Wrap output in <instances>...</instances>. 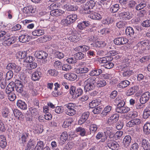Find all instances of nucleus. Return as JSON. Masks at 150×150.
<instances>
[{"instance_id": "nucleus-1", "label": "nucleus", "mask_w": 150, "mask_h": 150, "mask_svg": "<svg viewBox=\"0 0 150 150\" xmlns=\"http://www.w3.org/2000/svg\"><path fill=\"white\" fill-rule=\"evenodd\" d=\"M96 78L95 77H90L85 81L84 87L86 91H89L93 90L95 87V83L96 82Z\"/></svg>"}, {"instance_id": "nucleus-2", "label": "nucleus", "mask_w": 150, "mask_h": 150, "mask_svg": "<svg viewBox=\"0 0 150 150\" xmlns=\"http://www.w3.org/2000/svg\"><path fill=\"white\" fill-rule=\"evenodd\" d=\"M64 106L67 108L65 111V112L67 115L69 116H72L76 113V106L75 104L69 103L65 104Z\"/></svg>"}, {"instance_id": "nucleus-3", "label": "nucleus", "mask_w": 150, "mask_h": 150, "mask_svg": "<svg viewBox=\"0 0 150 150\" xmlns=\"http://www.w3.org/2000/svg\"><path fill=\"white\" fill-rule=\"evenodd\" d=\"M69 93L73 97L78 98L82 94L83 91L81 88H76L75 87L72 86L70 87Z\"/></svg>"}, {"instance_id": "nucleus-4", "label": "nucleus", "mask_w": 150, "mask_h": 150, "mask_svg": "<svg viewBox=\"0 0 150 150\" xmlns=\"http://www.w3.org/2000/svg\"><path fill=\"white\" fill-rule=\"evenodd\" d=\"M22 10L23 14L26 17L32 16L35 11L33 7L30 5L24 7Z\"/></svg>"}, {"instance_id": "nucleus-5", "label": "nucleus", "mask_w": 150, "mask_h": 150, "mask_svg": "<svg viewBox=\"0 0 150 150\" xmlns=\"http://www.w3.org/2000/svg\"><path fill=\"white\" fill-rule=\"evenodd\" d=\"M95 4V2L93 0H90L87 1L85 4L84 10L85 11H89L85 12V13L87 14L90 13V9H93Z\"/></svg>"}, {"instance_id": "nucleus-6", "label": "nucleus", "mask_w": 150, "mask_h": 150, "mask_svg": "<svg viewBox=\"0 0 150 150\" xmlns=\"http://www.w3.org/2000/svg\"><path fill=\"white\" fill-rule=\"evenodd\" d=\"M89 71L88 68L86 67H80L75 69V72L77 74H84L82 76L84 79L87 78L88 76V74L86 73Z\"/></svg>"}, {"instance_id": "nucleus-7", "label": "nucleus", "mask_w": 150, "mask_h": 150, "mask_svg": "<svg viewBox=\"0 0 150 150\" xmlns=\"http://www.w3.org/2000/svg\"><path fill=\"white\" fill-rule=\"evenodd\" d=\"M107 146L109 149L112 150H117L120 147L118 143L116 141L112 140L108 141Z\"/></svg>"}, {"instance_id": "nucleus-8", "label": "nucleus", "mask_w": 150, "mask_h": 150, "mask_svg": "<svg viewBox=\"0 0 150 150\" xmlns=\"http://www.w3.org/2000/svg\"><path fill=\"white\" fill-rule=\"evenodd\" d=\"M133 15L132 13L129 11H123L120 14V16L122 19L129 20L132 18Z\"/></svg>"}, {"instance_id": "nucleus-9", "label": "nucleus", "mask_w": 150, "mask_h": 150, "mask_svg": "<svg viewBox=\"0 0 150 150\" xmlns=\"http://www.w3.org/2000/svg\"><path fill=\"white\" fill-rule=\"evenodd\" d=\"M150 98V93L147 91L143 93L140 98V102L142 104L146 103Z\"/></svg>"}, {"instance_id": "nucleus-10", "label": "nucleus", "mask_w": 150, "mask_h": 150, "mask_svg": "<svg viewBox=\"0 0 150 150\" xmlns=\"http://www.w3.org/2000/svg\"><path fill=\"white\" fill-rule=\"evenodd\" d=\"M126 34L127 36H129L131 37L132 38L130 39H134L133 40L136 41L138 40V38L135 37H133L134 34V31L133 29L131 27H127L125 30ZM134 41H133L132 42H133Z\"/></svg>"}, {"instance_id": "nucleus-11", "label": "nucleus", "mask_w": 150, "mask_h": 150, "mask_svg": "<svg viewBox=\"0 0 150 150\" xmlns=\"http://www.w3.org/2000/svg\"><path fill=\"white\" fill-rule=\"evenodd\" d=\"M89 115V113L88 112H86L83 113L78 121V124L81 125L84 123L87 120Z\"/></svg>"}, {"instance_id": "nucleus-12", "label": "nucleus", "mask_w": 150, "mask_h": 150, "mask_svg": "<svg viewBox=\"0 0 150 150\" xmlns=\"http://www.w3.org/2000/svg\"><path fill=\"white\" fill-rule=\"evenodd\" d=\"M105 136L107 137L108 136L109 138H112L113 136L115 133L113 128L111 126L107 127L104 132Z\"/></svg>"}, {"instance_id": "nucleus-13", "label": "nucleus", "mask_w": 150, "mask_h": 150, "mask_svg": "<svg viewBox=\"0 0 150 150\" xmlns=\"http://www.w3.org/2000/svg\"><path fill=\"white\" fill-rule=\"evenodd\" d=\"M41 76V73L39 71L35 70L32 74L31 79L34 81H38Z\"/></svg>"}, {"instance_id": "nucleus-14", "label": "nucleus", "mask_w": 150, "mask_h": 150, "mask_svg": "<svg viewBox=\"0 0 150 150\" xmlns=\"http://www.w3.org/2000/svg\"><path fill=\"white\" fill-rule=\"evenodd\" d=\"M119 115L117 114H115L112 115L108 119L107 122L110 124L115 123L118 120Z\"/></svg>"}, {"instance_id": "nucleus-15", "label": "nucleus", "mask_w": 150, "mask_h": 150, "mask_svg": "<svg viewBox=\"0 0 150 150\" xmlns=\"http://www.w3.org/2000/svg\"><path fill=\"white\" fill-rule=\"evenodd\" d=\"M141 123L140 119H135L131 120L126 124V125L127 127H132L135 125H139Z\"/></svg>"}, {"instance_id": "nucleus-16", "label": "nucleus", "mask_w": 150, "mask_h": 150, "mask_svg": "<svg viewBox=\"0 0 150 150\" xmlns=\"http://www.w3.org/2000/svg\"><path fill=\"white\" fill-rule=\"evenodd\" d=\"M68 139V134L66 132H64L60 135L59 144L62 145L64 144Z\"/></svg>"}, {"instance_id": "nucleus-17", "label": "nucleus", "mask_w": 150, "mask_h": 150, "mask_svg": "<svg viewBox=\"0 0 150 150\" xmlns=\"http://www.w3.org/2000/svg\"><path fill=\"white\" fill-rule=\"evenodd\" d=\"M15 84L13 82H10L7 85L6 90V92L7 94H9L12 92L13 91H15Z\"/></svg>"}, {"instance_id": "nucleus-18", "label": "nucleus", "mask_w": 150, "mask_h": 150, "mask_svg": "<svg viewBox=\"0 0 150 150\" xmlns=\"http://www.w3.org/2000/svg\"><path fill=\"white\" fill-rule=\"evenodd\" d=\"M36 54L37 57L40 59H45L48 56L47 53L43 51L37 52Z\"/></svg>"}, {"instance_id": "nucleus-19", "label": "nucleus", "mask_w": 150, "mask_h": 150, "mask_svg": "<svg viewBox=\"0 0 150 150\" xmlns=\"http://www.w3.org/2000/svg\"><path fill=\"white\" fill-rule=\"evenodd\" d=\"M90 22L88 21H83L79 23L77 25L78 28L82 30L84 29L86 27L89 26L90 25Z\"/></svg>"}, {"instance_id": "nucleus-20", "label": "nucleus", "mask_w": 150, "mask_h": 150, "mask_svg": "<svg viewBox=\"0 0 150 150\" xmlns=\"http://www.w3.org/2000/svg\"><path fill=\"white\" fill-rule=\"evenodd\" d=\"M64 76L66 79L70 81H74L77 78V76L76 74L71 73L64 74Z\"/></svg>"}, {"instance_id": "nucleus-21", "label": "nucleus", "mask_w": 150, "mask_h": 150, "mask_svg": "<svg viewBox=\"0 0 150 150\" xmlns=\"http://www.w3.org/2000/svg\"><path fill=\"white\" fill-rule=\"evenodd\" d=\"M64 13V12L63 11L57 9L55 10L51 11L50 14L52 16H58L62 15Z\"/></svg>"}, {"instance_id": "nucleus-22", "label": "nucleus", "mask_w": 150, "mask_h": 150, "mask_svg": "<svg viewBox=\"0 0 150 150\" xmlns=\"http://www.w3.org/2000/svg\"><path fill=\"white\" fill-rule=\"evenodd\" d=\"M131 138L129 135H127L125 137L123 141V144L124 146L127 148L131 142Z\"/></svg>"}, {"instance_id": "nucleus-23", "label": "nucleus", "mask_w": 150, "mask_h": 150, "mask_svg": "<svg viewBox=\"0 0 150 150\" xmlns=\"http://www.w3.org/2000/svg\"><path fill=\"white\" fill-rule=\"evenodd\" d=\"M64 8L67 11H75L77 10L78 7L77 6L72 5L70 4H67L64 6Z\"/></svg>"}, {"instance_id": "nucleus-24", "label": "nucleus", "mask_w": 150, "mask_h": 150, "mask_svg": "<svg viewBox=\"0 0 150 150\" xmlns=\"http://www.w3.org/2000/svg\"><path fill=\"white\" fill-rule=\"evenodd\" d=\"M130 110L129 108L124 105L122 107H119L118 108H116V111L118 112L121 113H127Z\"/></svg>"}, {"instance_id": "nucleus-25", "label": "nucleus", "mask_w": 150, "mask_h": 150, "mask_svg": "<svg viewBox=\"0 0 150 150\" xmlns=\"http://www.w3.org/2000/svg\"><path fill=\"white\" fill-rule=\"evenodd\" d=\"M67 20H68V23H71L74 22L77 18V15L73 14L68 16L67 17Z\"/></svg>"}, {"instance_id": "nucleus-26", "label": "nucleus", "mask_w": 150, "mask_h": 150, "mask_svg": "<svg viewBox=\"0 0 150 150\" xmlns=\"http://www.w3.org/2000/svg\"><path fill=\"white\" fill-rule=\"evenodd\" d=\"M31 39V37L27 35H22L19 36V41L23 43L28 42Z\"/></svg>"}, {"instance_id": "nucleus-27", "label": "nucleus", "mask_w": 150, "mask_h": 150, "mask_svg": "<svg viewBox=\"0 0 150 150\" xmlns=\"http://www.w3.org/2000/svg\"><path fill=\"white\" fill-rule=\"evenodd\" d=\"M18 67H17L16 64L14 63H10L7 66V69L8 70H14V71L16 73H19V70L18 69Z\"/></svg>"}, {"instance_id": "nucleus-28", "label": "nucleus", "mask_w": 150, "mask_h": 150, "mask_svg": "<svg viewBox=\"0 0 150 150\" xmlns=\"http://www.w3.org/2000/svg\"><path fill=\"white\" fill-rule=\"evenodd\" d=\"M123 71L122 75L123 77L128 78L133 74V72L130 69H127L126 70L122 71Z\"/></svg>"}, {"instance_id": "nucleus-29", "label": "nucleus", "mask_w": 150, "mask_h": 150, "mask_svg": "<svg viewBox=\"0 0 150 150\" xmlns=\"http://www.w3.org/2000/svg\"><path fill=\"white\" fill-rule=\"evenodd\" d=\"M101 101L99 99H96L92 100L89 103V107L92 108H94L99 105Z\"/></svg>"}, {"instance_id": "nucleus-30", "label": "nucleus", "mask_w": 150, "mask_h": 150, "mask_svg": "<svg viewBox=\"0 0 150 150\" xmlns=\"http://www.w3.org/2000/svg\"><path fill=\"white\" fill-rule=\"evenodd\" d=\"M116 103H117L116 108L122 107L125 105V103L124 99L122 98H120V97L117 98L115 100Z\"/></svg>"}, {"instance_id": "nucleus-31", "label": "nucleus", "mask_w": 150, "mask_h": 150, "mask_svg": "<svg viewBox=\"0 0 150 150\" xmlns=\"http://www.w3.org/2000/svg\"><path fill=\"white\" fill-rule=\"evenodd\" d=\"M130 82L127 80L121 81L117 85V87L121 88H124L128 86L130 84Z\"/></svg>"}, {"instance_id": "nucleus-32", "label": "nucleus", "mask_w": 150, "mask_h": 150, "mask_svg": "<svg viewBox=\"0 0 150 150\" xmlns=\"http://www.w3.org/2000/svg\"><path fill=\"white\" fill-rule=\"evenodd\" d=\"M35 143L34 141L30 139L28 142L27 146V150H35Z\"/></svg>"}, {"instance_id": "nucleus-33", "label": "nucleus", "mask_w": 150, "mask_h": 150, "mask_svg": "<svg viewBox=\"0 0 150 150\" xmlns=\"http://www.w3.org/2000/svg\"><path fill=\"white\" fill-rule=\"evenodd\" d=\"M142 145L144 150H150V144L147 140L143 139L142 141Z\"/></svg>"}, {"instance_id": "nucleus-34", "label": "nucleus", "mask_w": 150, "mask_h": 150, "mask_svg": "<svg viewBox=\"0 0 150 150\" xmlns=\"http://www.w3.org/2000/svg\"><path fill=\"white\" fill-rule=\"evenodd\" d=\"M7 145V142L5 137L3 135L0 136V146L5 148Z\"/></svg>"}, {"instance_id": "nucleus-35", "label": "nucleus", "mask_w": 150, "mask_h": 150, "mask_svg": "<svg viewBox=\"0 0 150 150\" xmlns=\"http://www.w3.org/2000/svg\"><path fill=\"white\" fill-rule=\"evenodd\" d=\"M138 90V88L137 86H134L130 88L127 91V94L128 96H130L134 94Z\"/></svg>"}, {"instance_id": "nucleus-36", "label": "nucleus", "mask_w": 150, "mask_h": 150, "mask_svg": "<svg viewBox=\"0 0 150 150\" xmlns=\"http://www.w3.org/2000/svg\"><path fill=\"white\" fill-rule=\"evenodd\" d=\"M112 58L110 57H105L100 58L98 60L99 62L100 63H107L108 62L111 61Z\"/></svg>"}, {"instance_id": "nucleus-37", "label": "nucleus", "mask_w": 150, "mask_h": 150, "mask_svg": "<svg viewBox=\"0 0 150 150\" xmlns=\"http://www.w3.org/2000/svg\"><path fill=\"white\" fill-rule=\"evenodd\" d=\"M45 145V144L43 141L39 140L37 142L35 150H42L44 148Z\"/></svg>"}, {"instance_id": "nucleus-38", "label": "nucleus", "mask_w": 150, "mask_h": 150, "mask_svg": "<svg viewBox=\"0 0 150 150\" xmlns=\"http://www.w3.org/2000/svg\"><path fill=\"white\" fill-rule=\"evenodd\" d=\"M90 18L93 19L99 20L101 19V15L97 12H93L90 15Z\"/></svg>"}, {"instance_id": "nucleus-39", "label": "nucleus", "mask_w": 150, "mask_h": 150, "mask_svg": "<svg viewBox=\"0 0 150 150\" xmlns=\"http://www.w3.org/2000/svg\"><path fill=\"white\" fill-rule=\"evenodd\" d=\"M112 108V106H111L107 105L106 106L101 113L102 116H105L108 114L111 110Z\"/></svg>"}, {"instance_id": "nucleus-40", "label": "nucleus", "mask_w": 150, "mask_h": 150, "mask_svg": "<svg viewBox=\"0 0 150 150\" xmlns=\"http://www.w3.org/2000/svg\"><path fill=\"white\" fill-rule=\"evenodd\" d=\"M44 34V31L43 30L39 29L35 30L32 33L33 35L38 36L42 35Z\"/></svg>"}, {"instance_id": "nucleus-41", "label": "nucleus", "mask_w": 150, "mask_h": 150, "mask_svg": "<svg viewBox=\"0 0 150 150\" xmlns=\"http://www.w3.org/2000/svg\"><path fill=\"white\" fill-rule=\"evenodd\" d=\"M76 132L77 133H79V134L81 136H84L86 135V130L84 128L82 127H79L76 128Z\"/></svg>"}, {"instance_id": "nucleus-42", "label": "nucleus", "mask_w": 150, "mask_h": 150, "mask_svg": "<svg viewBox=\"0 0 150 150\" xmlns=\"http://www.w3.org/2000/svg\"><path fill=\"white\" fill-rule=\"evenodd\" d=\"M143 131L145 134H148L150 133V123L146 122L143 127Z\"/></svg>"}, {"instance_id": "nucleus-43", "label": "nucleus", "mask_w": 150, "mask_h": 150, "mask_svg": "<svg viewBox=\"0 0 150 150\" xmlns=\"http://www.w3.org/2000/svg\"><path fill=\"white\" fill-rule=\"evenodd\" d=\"M65 93L62 89H60V91H54L52 92V94L53 96L57 97L61 95H64Z\"/></svg>"}, {"instance_id": "nucleus-44", "label": "nucleus", "mask_w": 150, "mask_h": 150, "mask_svg": "<svg viewBox=\"0 0 150 150\" xmlns=\"http://www.w3.org/2000/svg\"><path fill=\"white\" fill-rule=\"evenodd\" d=\"M150 116V107L146 108L144 111L143 117L146 119Z\"/></svg>"}, {"instance_id": "nucleus-45", "label": "nucleus", "mask_w": 150, "mask_h": 150, "mask_svg": "<svg viewBox=\"0 0 150 150\" xmlns=\"http://www.w3.org/2000/svg\"><path fill=\"white\" fill-rule=\"evenodd\" d=\"M54 56L56 58L60 59L64 57V54L62 52L56 50Z\"/></svg>"}, {"instance_id": "nucleus-46", "label": "nucleus", "mask_w": 150, "mask_h": 150, "mask_svg": "<svg viewBox=\"0 0 150 150\" xmlns=\"http://www.w3.org/2000/svg\"><path fill=\"white\" fill-rule=\"evenodd\" d=\"M119 9V5L118 4H116L111 6L110 11L112 13H115L117 12Z\"/></svg>"}, {"instance_id": "nucleus-47", "label": "nucleus", "mask_w": 150, "mask_h": 150, "mask_svg": "<svg viewBox=\"0 0 150 150\" xmlns=\"http://www.w3.org/2000/svg\"><path fill=\"white\" fill-rule=\"evenodd\" d=\"M62 65V63L59 61H55L54 63V66L55 68L58 70H61Z\"/></svg>"}, {"instance_id": "nucleus-48", "label": "nucleus", "mask_w": 150, "mask_h": 150, "mask_svg": "<svg viewBox=\"0 0 150 150\" xmlns=\"http://www.w3.org/2000/svg\"><path fill=\"white\" fill-rule=\"evenodd\" d=\"M146 5V2L143 1L136 6V9L137 10H139L145 7Z\"/></svg>"}, {"instance_id": "nucleus-49", "label": "nucleus", "mask_w": 150, "mask_h": 150, "mask_svg": "<svg viewBox=\"0 0 150 150\" xmlns=\"http://www.w3.org/2000/svg\"><path fill=\"white\" fill-rule=\"evenodd\" d=\"M37 66V64L36 63L33 62L28 64L27 68L28 70H32L35 68Z\"/></svg>"}, {"instance_id": "nucleus-50", "label": "nucleus", "mask_w": 150, "mask_h": 150, "mask_svg": "<svg viewBox=\"0 0 150 150\" xmlns=\"http://www.w3.org/2000/svg\"><path fill=\"white\" fill-rule=\"evenodd\" d=\"M2 116L4 118L7 117L9 114L8 109L7 108H4L1 111Z\"/></svg>"}, {"instance_id": "nucleus-51", "label": "nucleus", "mask_w": 150, "mask_h": 150, "mask_svg": "<svg viewBox=\"0 0 150 150\" xmlns=\"http://www.w3.org/2000/svg\"><path fill=\"white\" fill-rule=\"evenodd\" d=\"M16 40V38L14 37H11L8 38L6 40H5L6 43L8 45H10L14 43Z\"/></svg>"}, {"instance_id": "nucleus-52", "label": "nucleus", "mask_w": 150, "mask_h": 150, "mask_svg": "<svg viewBox=\"0 0 150 150\" xmlns=\"http://www.w3.org/2000/svg\"><path fill=\"white\" fill-rule=\"evenodd\" d=\"M35 60V58L34 57L29 56L28 57H27L26 59L25 60H23V61H20L21 62H29L31 63L33 62ZM20 61V60H19Z\"/></svg>"}, {"instance_id": "nucleus-53", "label": "nucleus", "mask_w": 150, "mask_h": 150, "mask_svg": "<svg viewBox=\"0 0 150 150\" xmlns=\"http://www.w3.org/2000/svg\"><path fill=\"white\" fill-rule=\"evenodd\" d=\"M106 84L105 81L101 80L98 81L97 82V86L98 87H101L105 86Z\"/></svg>"}, {"instance_id": "nucleus-54", "label": "nucleus", "mask_w": 150, "mask_h": 150, "mask_svg": "<svg viewBox=\"0 0 150 150\" xmlns=\"http://www.w3.org/2000/svg\"><path fill=\"white\" fill-rule=\"evenodd\" d=\"M103 137V133L101 132H99L96 135V137L97 139H100L101 138L100 141L101 142H104L107 139L106 137L103 138L102 137Z\"/></svg>"}, {"instance_id": "nucleus-55", "label": "nucleus", "mask_w": 150, "mask_h": 150, "mask_svg": "<svg viewBox=\"0 0 150 150\" xmlns=\"http://www.w3.org/2000/svg\"><path fill=\"white\" fill-rule=\"evenodd\" d=\"M82 52H79L76 54V58L79 59H82L84 58L86 56V54L82 53Z\"/></svg>"}, {"instance_id": "nucleus-56", "label": "nucleus", "mask_w": 150, "mask_h": 150, "mask_svg": "<svg viewBox=\"0 0 150 150\" xmlns=\"http://www.w3.org/2000/svg\"><path fill=\"white\" fill-rule=\"evenodd\" d=\"M138 116L137 112L135 110L130 111L128 113V116L131 118H134Z\"/></svg>"}, {"instance_id": "nucleus-57", "label": "nucleus", "mask_w": 150, "mask_h": 150, "mask_svg": "<svg viewBox=\"0 0 150 150\" xmlns=\"http://www.w3.org/2000/svg\"><path fill=\"white\" fill-rule=\"evenodd\" d=\"M60 5L57 3L52 4L49 6L50 9L51 11L55 10L60 7Z\"/></svg>"}, {"instance_id": "nucleus-58", "label": "nucleus", "mask_w": 150, "mask_h": 150, "mask_svg": "<svg viewBox=\"0 0 150 150\" xmlns=\"http://www.w3.org/2000/svg\"><path fill=\"white\" fill-rule=\"evenodd\" d=\"M98 128L97 125L95 124H91L90 126V130L91 132L94 133L96 132Z\"/></svg>"}, {"instance_id": "nucleus-59", "label": "nucleus", "mask_w": 150, "mask_h": 150, "mask_svg": "<svg viewBox=\"0 0 150 150\" xmlns=\"http://www.w3.org/2000/svg\"><path fill=\"white\" fill-rule=\"evenodd\" d=\"M106 45V43L104 41H97L96 42L95 45L98 47H103Z\"/></svg>"}, {"instance_id": "nucleus-60", "label": "nucleus", "mask_w": 150, "mask_h": 150, "mask_svg": "<svg viewBox=\"0 0 150 150\" xmlns=\"http://www.w3.org/2000/svg\"><path fill=\"white\" fill-rule=\"evenodd\" d=\"M114 66V64L113 63L109 61L107 62V63L104 64L103 66L106 69H110L112 68Z\"/></svg>"}, {"instance_id": "nucleus-61", "label": "nucleus", "mask_w": 150, "mask_h": 150, "mask_svg": "<svg viewBox=\"0 0 150 150\" xmlns=\"http://www.w3.org/2000/svg\"><path fill=\"white\" fill-rule=\"evenodd\" d=\"M71 69V65L66 64L62 65V68L63 70L67 71L70 70Z\"/></svg>"}, {"instance_id": "nucleus-62", "label": "nucleus", "mask_w": 150, "mask_h": 150, "mask_svg": "<svg viewBox=\"0 0 150 150\" xmlns=\"http://www.w3.org/2000/svg\"><path fill=\"white\" fill-rule=\"evenodd\" d=\"M55 112L58 114L62 113L64 112L63 107L61 106H57L55 109Z\"/></svg>"}, {"instance_id": "nucleus-63", "label": "nucleus", "mask_w": 150, "mask_h": 150, "mask_svg": "<svg viewBox=\"0 0 150 150\" xmlns=\"http://www.w3.org/2000/svg\"><path fill=\"white\" fill-rule=\"evenodd\" d=\"M48 73L52 76H56L58 74L57 72L55 69H50L48 70Z\"/></svg>"}, {"instance_id": "nucleus-64", "label": "nucleus", "mask_w": 150, "mask_h": 150, "mask_svg": "<svg viewBox=\"0 0 150 150\" xmlns=\"http://www.w3.org/2000/svg\"><path fill=\"white\" fill-rule=\"evenodd\" d=\"M19 108L22 110H26L27 108V105L25 102L19 100Z\"/></svg>"}]
</instances>
